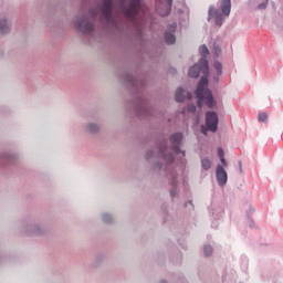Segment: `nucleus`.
<instances>
[{"label": "nucleus", "mask_w": 283, "mask_h": 283, "mask_svg": "<svg viewBox=\"0 0 283 283\" xmlns=\"http://www.w3.org/2000/svg\"><path fill=\"white\" fill-rule=\"evenodd\" d=\"M200 72L203 76L201 77L196 91L198 105L199 107L207 105V107L211 109L216 107V101H213V94H211V91L209 90V62L205 57H201L199 64L193 65L189 70L188 74L191 78H198L200 76Z\"/></svg>", "instance_id": "1"}, {"label": "nucleus", "mask_w": 283, "mask_h": 283, "mask_svg": "<svg viewBox=\"0 0 283 283\" xmlns=\"http://www.w3.org/2000/svg\"><path fill=\"white\" fill-rule=\"evenodd\" d=\"M116 4L119 12L129 21H133L136 28H138L136 15L138 14V10L143 8V2L140 0H103L102 17H104L107 23H112V8Z\"/></svg>", "instance_id": "2"}, {"label": "nucleus", "mask_w": 283, "mask_h": 283, "mask_svg": "<svg viewBox=\"0 0 283 283\" xmlns=\"http://www.w3.org/2000/svg\"><path fill=\"white\" fill-rule=\"evenodd\" d=\"M208 14L209 20L214 19L216 25H222V21L231 14V0H221L220 9L210 7Z\"/></svg>", "instance_id": "3"}, {"label": "nucleus", "mask_w": 283, "mask_h": 283, "mask_svg": "<svg viewBox=\"0 0 283 283\" xmlns=\"http://www.w3.org/2000/svg\"><path fill=\"white\" fill-rule=\"evenodd\" d=\"M206 125L209 132H218V115L213 112H208L206 114Z\"/></svg>", "instance_id": "4"}, {"label": "nucleus", "mask_w": 283, "mask_h": 283, "mask_svg": "<svg viewBox=\"0 0 283 283\" xmlns=\"http://www.w3.org/2000/svg\"><path fill=\"white\" fill-rule=\"evenodd\" d=\"M76 27L78 31L83 32V34H90V32H92L94 29V24L90 23L85 19H78L76 21Z\"/></svg>", "instance_id": "5"}, {"label": "nucleus", "mask_w": 283, "mask_h": 283, "mask_svg": "<svg viewBox=\"0 0 283 283\" xmlns=\"http://www.w3.org/2000/svg\"><path fill=\"white\" fill-rule=\"evenodd\" d=\"M216 174H217L218 185H220V187H224V185H227V180L229 178L227 175V170H224V167L218 165Z\"/></svg>", "instance_id": "6"}, {"label": "nucleus", "mask_w": 283, "mask_h": 283, "mask_svg": "<svg viewBox=\"0 0 283 283\" xmlns=\"http://www.w3.org/2000/svg\"><path fill=\"white\" fill-rule=\"evenodd\" d=\"M170 143L175 154H180V143H182V133H176L170 136Z\"/></svg>", "instance_id": "7"}, {"label": "nucleus", "mask_w": 283, "mask_h": 283, "mask_svg": "<svg viewBox=\"0 0 283 283\" xmlns=\"http://www.w3.org/2000/svg\"><path fill=\"white\" fill-rule=\"evenodd\" d=\"M176 23L170 24L169 31H167L165 34L166 43H168V45H174V43H176V35H174V32H176Z\"/></svg>", "instance_id": "8"}, {"label": "nucleus", "mask_w": 283, "mask_h": 283, "mask_svg": "<svg viewBox=\"0 0 283 283\" xmlns=\"http://www.w3.org/2000/svg\"><path fill=\"white\" fill-rule=\"evenodd\" d=\"M166 3L167 4L164 7V10H160V7L157 8V12H159L161 17H167V14L171 12L174 0H166Z\"/></svg>", "instance_id": "9"}, {"label": "nucleus", "mask_w": 283, "mask_h": 283, "mask_svg": "<svg viewBox=\"0 0 283 283\" xmlns=\"http://www.w3.org/2000/svg\"><path fill=\"white\" fill-rule=\"evenodd\" d=\"M185 90H182V87L177 88L175 97L177 103H182V101H185Z\"/></svg>", "instance_id": "10"}, {"label": "nucleus", "mask_w": 283, "mask_h": 283, "mask_svg": "<svg viewBox=\"0 0 283 283\" xmlns=\"http://www.w3.org/2000/svg\"><path fill=\"white\" fill-rule=\"evenodd\" d=\"M212 163L211 159L203 157L201 159V167L202 169H205V171H209V169H211Z\"/></svg>", "instance_id": "11"}, {"label": "nucleus", "mask_w": 283, "mask_h": 283, "mask_svg": "<svg viewBox=\"0 0 283 283\" xmlns=\"http://www.w3.org/2000/svg\"><path fill=\"white\" fill-rule=\"evenodd\" d=\"M10 30V27H8L7 20H0V32L1 34H7V32Z\"/></svg>", "instance_id": "12"}, {"label": "nucleus", "mask_w": 283, "mask_h": 283, "mask_svg": "<svg viewBox=\"0 0 283 283\" xmlns=\"http://www.w3.org/2000/svg\"><path fill=\"white\" fill-rule=\"evenodd\" d=\"M199 52L201 54V59H207V54H209V49L207 45L199 46Z\"/></svg>", "instance_id": "13"}, {"label": "nucleus", "mask_w": 283, "mask_h": 283, "mask_svg": "<svg viewBox=\"0 0 283 283\" xmlns=\"http://www.w3.org/2000/svg\"><path fill=\"white\" fill-rule=\"evenodd\" d=\"M159 151H160V154H163L164 158H166V160L168 163H174V155L170 154L167 157V155H165V148H163V147L159 148Z\"/></svg>", "instance_id": "14"}, {"label": "nucleus", "mask_w": 283, "mask_h": 283, "mask_svg": "<svg viewBox=\"0 0 283 283\" xmlns=\"http://www.w3.org/2000/svg\"><path fill=\"white\" fill-rule=\"evenodd\" d=\"M87 129L91 134H96V132H98V127L95 124H88Z\"/></svg>", "instance_id": "15"}, {"label": "nucleus", "mask_w": 283, "mask_h": 283, "mask_svg": "<svg viewBox=\"0 0 283 283\" xmlns=\"http://www.w3.org/2000/svg\"><path fill=\"white\" fill-rule=\"evenodd\" d=\"M203 251H205V254L209 256L211 255V253H213V248H211V245H205Z\"/></svg>", "instance_id": "16"}, {"label": "nucleus", "mask_w": 283, "mask_h": 283, "mask_svg": "<svg viewBox=\"0 0 283 283\" xmlns=\"http://www.w3.org/2000/svg\"><path fill=\"white\" fill-rule=\"evenodd\" d=\"M214 70H217V74H222V63L216 62Z\"/></svg>", "instance_id": "17"}, {"label": "nucleus", "mask_w": 283, "mask_h": 283, "mask_svg": "<svg viewBox=\"0 0 283 283\" xmlns=\"http://www.w3.org/2000/svg\"><path fill=\"white\" fill-rule=\"evenodd\" d=\"M102 220H103V222H106V224H109V222H112V216L103 214Z\"/></svg>", "instance_id": "18"}, {"label": "nucleus", "mask_w": 283, "mask_h": 283, "mask_svg": "<svg viewBox=\"0 0 283 283\" xmlns=\"http://www.w3.org/2000/svg\"><path fill=\"white\" fill-rule=\"evenodd\" d=\"M266 118H269V115H266V113H260L259 114L260 123H264L266 120Z\"/></svg>", "instance_id": "19"}, {"label": "nucleus", "mask_w": 283, "mask_h": 283, "mask_svg": "<svg viewBox=\"0 0 283 283\" xmlns=\"http://www.w3.org/2000/svg\"><path fill=\"white\" fill-rule=\"evenodd\" d=\"M188 112H190V114H193L196 112V105H188Z\"/></svg>", "instance_id": "20"}, {"label": "nucleus", "mask_w": 283, "mask_h": 283, "mask_svg": "<svg viewBox=\"0 0 283 283\" xmlns=\"http://www.w3.org/2000/svg\"><path fill=\"white\" fill-rule=\"evenodd\" d=\"M219 158H224V150L222 148H218Z\"/></svg>", "instance_id": "21"}, {"label": "nucleus", "mask_w": 283, "mask_h": 283, "mask_svg": "<svg viewBox=\"0 0 283 283\" xmlns=\"http://www.w3.org/2000/svg\"><path fill=\"white\" fill-rule=\"evenodd\" d=\"M220 160H221L222 167H227L228 165L227 159H224V157H221Z\"/></svg>", "instance_id": "22"}, {"label": "nucleus", "mask_w": 283, "mask_h": 283, "mask_svg": "<svg viewBox=\"0 0 283 283\" xmlns=\"http://www.w3.org/2000/svg\"><path fill=\"white\" fill-rule=\"evenodd\" d=\"M220 52H221L220 48H214V54L217 56H220Z\"/></svg>", "instance_id": "23"}, {"label": "nucleus", "mask_w": 283, "mask_h": 283, "mask_svg": "<svg viewBox=\"0 0 283 283\" xmlns=\"http://www.w3.org/2000/svg\"><path fill=\"white\" fill-rule=\"evenodd\" d=\"M266 3H268V2H264V3H262V4H259V10H264V8H266Z\"/></svg>", "instance_id": "24"}, {"label": "nucleus", "mask_w": 283, "mask_h": 283, "mask_svg": "<svg viewBox=\"0 0 283 283\" xmlns=\"http://www.w3.org/2000/svg\"><path fill=\"white\" fill-rule=\"evenodd\" d=\"M201 133H203L205 136H207V127L202 126V127H201Z\"/></svg>", "instance_id": "25"}, {"label": "nucleus", "mask_w": 283, "mask_h": 283, "mask_svg": "<svg viewBox=\"0 0 283 283\" xmlns=\"http://www.w3.org/2000/svg\"><path fill=\"white\" fill-rule=\"evenodd\" d=\"M188 101H191V93H187Z\"/></svg>", "instance_id": "26"}, {"label": "nucleus", "mask_w": 283, "mask_h": 283, "mask_svg": "<svg viewBox=\"0 0 283 283\" xmlns=\"http://www.w3.org/2000/svg\"><path fill=\"white\" fill-rule=\"evenodd\" d=\"M91 17H96V12H91Z\"/></svg>", "instance_id": "27"}, {"label": "nucleus", "mask_w": 283, "mask_h": 283, "mask_svg": "<svg viewBox=\"0 0 283 283\" xmlns=\"http://www.w3.org/2000/svg\"><path fill=\"white\" fill-rule=\"evenodd\" d=\"M239 165H240V170L242 171V164L240 163Z\"/></svg>", "instance_id": "28"}, {"label": "nucleus", "mask_w": 283, "mask_h": 283, "mask_svg": "<svg viewBox=\"0 0 283 283\" xmlns=\"http://www.w3.org/2000/svg\"><path fill=\"white\" fill-rule=\"evenodd\" d=\"M170 196L174 197V192L170 191Z\"/></svg>", "instance_id": "29"}, {"label": "nucleus", "mask_w": 283, "mask_h": 283, "mask_svg": "<svg viewBox=\"0 0 283 283\" xmlns=\"http://www.w3.org/2000/svg\"><path fill=\"white\" fill-rule=\"evenodd\" d=\"M182 156H185V151H181Z\"/></svg>", "instance_id": "30"}, {"label": "nucleus", "mask_w": 283, "mask_h": 283, "mask_svg": "<svg viewBox=\"0 0 283 283\" xmlns=\"http://www.w3.org/2000/svg\"><path fill=\"white\" fill-rule=\"evenodd\" d=\"M160 283H167V282H165V281H161Z\"/></svg>", "instance_id": "31"}]
</instances>
